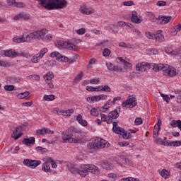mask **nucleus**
Here are the masks:
<instances>
[{
	"instance_id": "63",
	"label": "nucleus",
	"mask_w": 181,
	"mask_h": 181,
	"mask_svg": "<svg viewBox=\"0 0 181 181\" xmlns=\"http://www.w3.org/2000/svg\"><path fill=\"white\" fill-rule=\"evenodd\" d=\"M173 146H181V141H173Z\"/></svg>"
},
{
	"instance_id": "29",
	"label": "nucleus",
	"mask_w": 181,
	"mask_h": 181,
	"mask_svg": "<svg viewBox=\"0 0 181 181\" xmlns=\"http://www.w3.org/2000/svg\"><path fill=\"white\" fill-rule=\"evenodd\" d=\"M181 30V24L179 23L178 25H175L174 28L172 30L171 33L173 36H176L178 32Z\"/></svg>"
},
{
	"instance_id": "5",
	"label": "nucleus",
	"mask_w": 181,
	"mask_h": 181,
	"mask_svg": "<svg viewBox=\"0 0 181 181\" xmlns=\"http://www.w3.org/2000/svg\"><path fill=\"white\" fill-rule=\"evenodd\" d=\"M46 32H47V30L42 28L40 30L30 33L26 37L29 40V42H30V39H37L38 40H44V42H50L53 37H52L50 34L46 35Z\"/></svg>"
},
{
	"instance_id": "20",
	"label": "nucleus",
	"mask_w": 181,
	"mask_h": 181,
	"mask_svg": "<svg viewBox=\"0 0 181 181\" xmlns=\"http://www.w3.org/2000/svg\"><path fill=\"white\" fill-rule=\"evenodd\" d=\"M112 125H113V127H112L113 132H115V134L121 135L122 134V132L124 131V129L119 127V126H118V123H117L116 122H112Z\"/></svg>"
},
{
	"instance_id": "19",
	"label": "nucleus",
	"mask_w": 181,
	"mask_h": 181,
	"mask_svg": "<svg viewBox=\"0 0 181 181\" xmlns=\"http://www.w3.org/2000/svg\"><path fill=\"white\" fill-rule=\"evenodd\" d=\"M79 11L81 13H83V15H91V13H94V10L93 8H88L86 6H81Z\"/></svg>"
},
{
	"instance_id": "57",
	"label": "nucleus",
	"mask_w": 181,
	"mask_h": 181,
	"mask_svg": "<svg viewBox=\"0 0 181 181\" xmlns=\"http://www.w3.org/2000/svg\"><path fill=\"white\" fill-rule=\"evenodd\" d=\"M121 180L122 181H139L138 179L134 178V177L123 178Z\"/></svg>"
},
{
	"instance_id": "28",
	"label": "nucleus",
	"mask_w": 181,
	"mask_h": 181,
	"mask_svg": "<svg viewBox=\"0 0 181 181\" xmlns=\"http://www.w3.org/2000/svg\"><path fill=\"white\" fill-rule=\"evenodd\" d=\"M111 104H112V101L111 100H107L106 104H105L104 106L101 107L102 112H107V111H108L110 109V105H112Z\"/></svg>"
},
{
	"instance_id": "61",
	"label": "nucleus",
	"mask_w": 181,
	"mask_h": 181,
	"mask_svg": "<svg viewBox=\"0 0 181 181\" xmlns=\"http://www.w3.org/2000/svg\"><path fill=\"white\" fill-rule=\"evenodd\" d=\"M44 131H45V134L46 135V134H54V132L53 130H50L48 128L44 127Z\"/></svg>"
},
{
	"instance_id": "31",
	"label": "nucleus",
	"mask_w": 181,
	"mask_h": 181,
	"mask_svg": "<svg viewBox=\"0 0 181 181\" xmlns=\"http://www.w3.org/2000/svg\"><path fill=\"white\" fill-rule=\"evenodd\" d=\"M30 95V92L25 91L24 93H21L17 95L18 98L23 100V98H26V97H29Z\"/></svg>"
},
{
	"instance_id": "48",
	"label": "nucleus",
	"mask_w": 181,
	"mask_h": 181,
	"mask_svg": "<svg viewBox=\"0 0 181 181\" xmlns=\"http://www.w3.org/2000/svg\"><path fill=\"white\" fill-rule=\"evenodd\" d=\"M83 76H84V72H83L82 71L78 74V76H76L74 78V80H76V81H79V80H81V78H83Z\"/></svg>"
},
{
	"instance_id": "40",
	"label": "nucleus",
	"mask_w": 181,
	"mask_h": 181,
	"mask_svg": "<svg viewBox=\"0 0 181 181\" xmlns=\"http://www.w3.org/2000/svg\"><path fill=\"white\" fill-rule=\"evenodd\" d=\"M49 50L47 49V48H43L40 50V54H38L40 59H42V57H43V56H45V54H46V53H47Z\"/></svg>"
},
{
	"instance_id": "25",
	"label": "nucleus",
	"mask_w": 181,
	"mask_h": 181,
	"mask_svg": "<svg viewBox=\"0 0 181 181\" xmlns=\"http://www.w3.org/2000/svg\"><path fill=\"white\" fill-rule=\"evenodd\" d=\"M76 121L80 124V125H82V127H87V125H88L87 121L83 119V116L81 115H78L76 117Z\"/></svg>"
},
{
	"instance_id": "16",
	"label": "nucleus",
	"mask_w": 181,
	"mask_h": 181,
	"mask_svg": "<svg viewBox=\"0 0 181 181\" xmlns=\"http://www.w3.org/2000/svg\"><path fill=\"white\" fill-rule=\"evenodd\" d=\"M170 98H175V101L181 104V90H175L174 93L170 95Z\"/></svg>"
},
{
	"instance_id": "35",
	"label": "nucleus",
	"mask_w": 181,
	"mask_h": 181,
	"mask_svg": "<svg viewBox=\"0 0 181 181\" xmlns=\"http://www.w3.org/2000/svg\"><path fill=\"white\" fill-rule=\"evenodd\" d=\"M100 107H93L92 109H90V115H92V117H97L99 114L98 112V110Z\"/></svg>"
},
{
	"instance_id": "49",
	"label": "nucleus",
	"mask_w": 181,
	"mask_h": 181,
	"mask_svg": "<svg viewBox=\"0 0 181 181\" xmlns=\"http://www.w3.org/2000/svg\"><path fill=\"white\" fill-rule=\"evenodd\" d=\"M36 151H37V152H41L42 153H46V151H47V149H46V148H42L41 146H37L36 148Z\"/></svg>"
},
{
	"instance_id": "60",
	"label": "nucleus",
	"mask_w": 181,
	"mask_h": 181,
	"mask_svg": "<svg viewBox=\"0 0 181 181\" xmlns=\"http://www.w3.org/2000/svg\"><path fill=\"white\" fill-rule=\"evenodd\" d=\"M21 19H25V21H28L30 19V16L28 14L21 13Z\"/></svg>"
},
{
	"instance_id": "46",
	"label": "nucleus",
	"mask_w": 181,
	"mask_h": 181,
	"mask_svg": "<svg viewBox=\"0 0 181 181\" xmlns=\"http://www.w3.org/2000/svg\"><path fill=\"white\" fill-rule=\"evenodd\" d=\"M73 112H74V110L73 109L65 110V114H64L63 115L64 117H70L71 114H73Z\"/></svg>"
},
{
	"instance_id": "55",
	"label": "nucleus",
	"mask_w": 181,
	"mask_h": 181,
	"mask_svg": "<svg viewBox=\"0 0 181 181\" xmlns=\"http://www.w3.org/2000/svg\"><path fill=\"white\" fill-rule=\"evenodd\" d=\"M36 135H37V136H40V135H45V128L42 129H38L36 132Z\"/></svg>"
},
{
	"instance_id": "30",
	"label": "nucleus",
	"mask_w": 181,
	"mask_h": 181,
	"mask_svg": "<svg viewBox=\"0 0 181 181\" xmlns=\"http://www.w3.org/2000/svg\"><path fill=\"white\" fill-rule=\"evenodd\" d=\"M153 138L154 139L155 144H158V145H163V146H165L166 144V141H163L161 138H158L156 136H153Z\"/></svg>"
},
{
	"instance_id": "26",
	"label": "nucleus",
	"mask_w": 181,
	"mask_h": 181,
	"mask_svg": "<svg viewBox=\"0 0 181 181\" xmlns=\"http://www.w3.org/2000/svg\"><path fill=\"white\" fill-rule=\"evenodd\" d=\"M13 42H14V43H22V42H29V39H28V37H25L22 36L21 37H14L13 38Z\"/></svg>"
},
{
	"instance_id": "21",
	"label": "nucleus",
	"mask_w": 181,
	"mask_h": 181,
	"mask_svg": "<svg viewBox=\"0 0 181 181\" xmlns=\"http://www.w3.org/2000/svg\"><path fill=\"white\" fill-rule=\"evenodd\" d=\"M22 143L24 145H26L27 146H32L35 145V137L31 136L28 139H24L23 141H22Z\"/></svg>"
},
{
	"instance_id": "6",
	"label": "nucleus",
	"mask_w": 181,
	"mask_h": 181,
	"mask_svg": "<svg viewBox=\"0 0 181 181\" xmlns=\"http://www.w3.org/2000/svg\"><path fill=\"white\" fill-rule=\"evenodd\" d=\"M110 145V143H108L107 141L100 139L95 140L94 141L89 142L88 144V149H103V148H105L107 146V148H108V146Z\"/></svg>"
},
{
	"instance_id": "52",
	"label": "nucleus",
	"mask_w": 181,
	"mask_h": 181,
	"mask_svg": "<svg viewBox=\"0 0 181 181\" xmlns=\"http://www.w3.org/2000/svg\"><path fill=\"white\" fill-rule=\"evenodd\" d=\"M148 16H150L151 21H153V22H155V21H158V18L155 17V15H153V13L150 12L148 13Z\"/></svg>"
},
{
	"instance_id": "56",
	"label": "nucleus",
	"mask_w": 181,
	"mask_h": 181,
	"mask_svg": "<svg viewBox=\"0 0 181 181\" xmlns=\"http://www.w3.org/2000/svg\"><path fill=\"white\" fill-rule=\"evenodd\" d=\"M161 97H163L164 101H166L167 103H169V101L170 100V96L169 98V95H168L161 94Z\"/></svg>"
},
{
	"instance_id": "4",
	"label": "nucleus",
	"mask_w": 181,
	"mask_h": 181,
	"mask_svg": "<svg viewBox=\"0 0 181 181\" xmlns=\"http://www.w3.org/2000/svg\"><path fill=\"white\" fill-rule=\"evenodd\" d=\"M151 69L154 70V71H160V70H163L165 74V76H168L169 77H175L177 74L176 72V69L175 67H172L168 64H150Z\"/></svg>"
},
{
	"instance_id": "12",
	"label": "nucleus",
	"mask_w": 181,
	"mask_h": 181,
	"mask_svg": "<svg viewBox=\"0 0 181 181\" xmlns=\"http://www.w3.org/2000/svg\"><path fill=\"white\" fill-rule=\"evenodd\" d=\"M73 44L67 42H64V41H58L57 44V47L58 49H69V50H73Z\"/></svg>"
},
{
	"instance_id": "17",
	"label": "nucleus",
	"mask_w": 181,
	"mask_h": 181,
	"mask_svg": "<svg viewBox=\"0 0 181 181\" xmlns=\"http://www.w3.org/2000/svg\"><path fill=\"white\" fill-rule=\"evenodd\" d=\"M121 112V107H117L114 111H112L109 113L108 115V118L109 119H117V118H118L119 117V113H118Z\"/></svg>"
},
{
	"instance_id": "34",
	"label": "nucleus",
	"mask_w": 181,
	"mask_h": 181,
	"mask_svg": "<svg viewBox=\"0 0 181 181\" xmlns=\"http://www.w3.org/2000/svg\"><path fill=\"white\" fill-rule=\"evenodd\" d=\"M120 135L122 136V138L124 139H129L131 138V133L127 132V131H123Z\"/></svg>"
},
{
	"instance_id": "50",
	"label": "nucleus",
	"mask_w": 181,
	"mask_h": 181,
	"mask_svg": "<svg viewBox=\"0 0 181 181\" xmlns=\"http://www.w3.org/2000/svg\"><path fill=\"white\" fill-rule=\"evenodd\" d=\"M76 33H77V35H84V33H86V28H81L78 30H76Z\"/></svg>"
},
{
	"instance_id": "22",
	"label": "nucleus",
	"mask_w": 181,
	"mask_h": 181,
	"mask_svg": "<svg viewBox=\"0 0 181 181\" xmlns=\"http://www.w3.org/2000/svg\"><path fill=\"white\" fill-rule=\"evenodd\" d=\"M154 40L156 42H163L165 40V37L162 35V30H158L154 34Z\"/></svg>"
},
{
	"instance_id": "53",
	"label": "nucleus",
	"mask_w": 181,
	"mask_h": 181,
	"mask_svg": "<svg viewBox=\"0 0 181 181\" xmlns=\"http://www.w3.org/2000/svg\"><path fill=\"white\" fill-rule=\"evenodd\" d=\"M119 162L122 165H127V163H129V160H128L127 158H119Z\"/></svg>"
},
{
	"instance_id": "18",
	"label": "nucleus",
	"mask_w": 181,
	"mask_h": 181,
	"mask_svg": "<svg viewBox=\"0 0 181 181\" xmlns=\"http://www.w3.org/2000/svg\"><path fill=\"white\" fill-rule=\"evenodd\" d=\"M157 19L158 21H160V25H166V23H169L172 21V16H159Z\"/></svg>"
},
{
	"instance_id": "8",
	"label": "nucleus",
	"mask_w": 181,
	"mask_h": 181,
	"mask_svg": "<svg viewBox=\"0 0 181 181\" xmlns=\"http://www.w3.org/2000/svg\"><path fill=\"white\" fill-rule=\"evenodd\" d=\"M25 130V126L23 124H21L17 127L15 128L13 133L11 134V138H13L15 141L18 139V138H21L22 135H23V133H22V131Z\"/></svg>"
},
{
	"instance_id": "9",
	"label": "nucleus",
	"mask_w": 181,
	"mask_h": 181,
	"mask_svg": "<svg viewBox=\"0 0 181 181\" xmlns=\"http://www.w3.org/2000/svg\"><path fill=\"white\" fill-rule=\"evenodd\" d=\"M41 163L42 161L40 160H30L28 158L23 160V165H25V166L32 168L33 169H35V168L39 166Z\"/></svg>"
},
{
	"instance_id": "37",
	"label": "nucleus",
	"mask_w": 181,
	"mask_h": 181,
	"mask_svg": "<svg viewBox=\"0 0 181 181\" xmlns=\"http://www.w3.org/2000/svg\"><path fill=\"white\" fill-rule=\"evenodd\" d=\"M54 98H55L54 95H44V100H45V101H53Z\"/></svg>"
},
{
	"instance_id": "11",
	"label": "nucleus",
	"mask_w": 181,
	"mask_h": 181,
	"mask_svg": "<svg viewBox=\"0 0 181 181\" xmlns=\"http://www.w3.org/2000/svg\"><path fill=\"white\" fill-rule=\"evenodd\" d=\"M106 66H107L108 70H110V71H116L117 73L127 72V71H125L124 69H122L118 66H115V65L112 64V63H107V64H106Z\"/></svg>"
},
{
	"instance_id": "58",
	"label": "nucleus",
	"mask_w": 181,
	"mask_h": 181,
	"mask_svg": "<svg viewBox=\"0 0 181 181\" xmlns=\"http://www.w3.org/2000/svg\"><path fill=\"white\" fill-rule=\"evenodd\" d=\"M134 124L135 125H141L142 124V119H141V117L136 118Z\"/></svg>"
},
{
	"instance_id": "39",
	"label": "nucleus",
	"mask_w": 181,
	"mask_h": 181,
	"mask_svg": "<svg viewBox=\"0 0 181 181\" xmlns=\"http://www.w3.org/2000/svg\"><path fill=\"white\" fill-rule=\"evenodd\" d=\"M40 59L42 58H40V57L39 56V54H37L33 57L31 62H33V63H38Z\"/></svg>"
},
{
	"instance_id": "15",
	"label": "nucleus",
	"mask_w": 181,
	"mask_h": 181,
	"mask_svg": "<svg viewBox=\"0 0 181 181\" xmlns=\"http://www.w3.org/2000/svg\"><path fill=\"white\" fill-rule=\"evenodd\" d=\"M8 6H16V8H25V3L16 2V0H6Z\"/></svg>"
},
{
	"instance_id": "2",
	"label": "nucleus",
	"mask_w": 181,
	"mask_h": 181,
	"mask_svg": "<svg viewBox=\"0 0 181 181\" xmlns=\"http://www.w3.org/2000/svg\"><path fill=\"white\" fill-rule=\"evenodd\" d=\"M81 135V130L74 127H71L67 130H65L62 132V142L65 144H78L80 142V139L78 138H73L74 135Z\"/></svg>"
},
{
	"instance_id": "3",
	"label": "nucleus",
	"mask_w": 181,
	"mask_h": 181,
	"mask_svg": "<svg viewBox=\"0 0 181 181\" xmlns=\"http://www.w3.org/2000/svg\"><path fill=\"white\" fill-rule=\"evenodd\" d=\"M40 5L43 6L47 11H53L54 9H64L67 6L66 0H38Z\"/></svg>"
},
{
	"instance_id": "14",
	"label": "nucleus",
	"mask_w": 181,
	"mask_h": 181,
	"mask_svg": "<svg viewBox=\"0 0 181 181\" xmlns=\"http://www.w3.org/2000/svg\"><path fill=\"white\" fill-rule=\"evenodd\" d=\"M50 57H56L58 62H69V58L67 57H63L60 53L56 52H52Z\"/></svg>"
},
{
	"instance_id": "24",
	"label": "nucleus",
	"mask_w": 181,
	"mask_h": 181,
	"mask_svg": "<svg viewBox=\"0 0 181 181\" xmlns=\"http://www.w3.org/2000/svg\"><path fill=\"white\" fill-rule=\"evenodd\" d=\"M132 15V21H133L134 23H141V22H142V20L138 18V13H136V11H133Z\"/></svg>"
},
{
	"instance_id": "13",
	"label": "nucleus",
	"mask_w": 181,
	"mask_h": 181,
	"mask_svg": "<svg viewBox=\"0 0 181 181\" xmlns=\"http://www.w3.org/2000/svg\"><path fill=\"white\" fill-rule=\"evenodd\" d=\"M146 69H151V64L146 62H141L136 66V70L138 71H146Z\"/></svg>"
},
{
	"instance_id": "64",
	"label": "nucleus",
	"mask_w": 181,
	"mask_h": 181,
	"mask_svg": "<svg viewBox=\"0 0 181 181\" xmlns=\"http://www.w3.org/2000/svg\"><path fill=\"white\" fill-rule=\"evenodd\" d=\"M118 144L119 145V146H128V145H129V142L128 141L119 142Z\"/></svg>"
},
{
	"instance_id": "43",
	"label": "nucleus",
	"mask_w": 181,
	"mask_h": 181,
	"mask_svg": "<svg viewBox=\"0 0 181 181\" xmlns=\"http://www.w3.org/2000/svg\"><path fill=\"white\" fill-rule=\"evenodd\" d=\"M28 78H30V80H35V81H39V80H40V76L34 74L29 76Z\"/></svg>"
},
{
	"instance_id": "59",
	"label": "nucleus",
	"mask_w": 181,
	"mask_h": 181,
	"mask_svg": "<svg viewBox=\"0 0 181 181\" xmlns=\"http://www.w3.org/2000/svg\"><path fill=\"white\" fill-rule=\"evenodd\" d=\"M76 60H77V56L75 55L71 58H68V61L69 63H74V62H76Z\"/></svg>"
},
{
	"instance_id": "38",
	"label": "nucleus",
	"mask_w": 181,
	"mask_h": 181,
	"mask_svg": "<svg viewBox=\"0 0 181 181\" xmlns=\"http://www.w3.org/2000/svg\"><path fill=\"white\" fill-rule=\"evenodd\" d=\"M6 91H13L15 90V86L13 85H6L4 86Z\"/></svg>"
},
{
	"instance_id": "45",
	"label": "nucleus",
	"mask_w": 181,
	"mask_h": 181,
	"mask_svg": "<svg viewBox=\"0 0 181 181\" xmlns=\"http://www.w3.org/2000/svg\"><path fill=\"white\" fill-rule=\"evenodd\" d=\"M102 91H105L106 93H111V88L108 85L102 86Z\"/></svg>"
},
{
	"instance_id": "10",
	"label": "nucleus",
	"mask_w": 181,
	"mask_h": 181,
	"mask_svg": "<svg viewBox=\"0 0 181 181\" xmlns=\"http://www.w3.org/2000/svg\"><path fill=\"white\" fill-rule=\"evenodd\" d=\"M44 78L48 84L49 88H54V86L53 85V78H54V75L53 74V72L49 71L47 73V74L44 76Z\"/></svg>"
},
{
	"instance_id": "23",
	"label": "nucleus",
	"mask_w": 181,
	"mask_h": 181,
	"mask_svg": "<svg viewBox=\"0 0 181 181\" xmlns=\"http://www.w3.org/2000/svg\"><path fill=\"white\" fill-rule=\"evenodd\" d=\"M4 54L6 56V57H12L13 59L19 56L18 52H13L12 49H9L8 51H4Z\"/></svg>"
},
{
	"instance_id": "36",
	"label": "nucleus",
	"mask_w": 181,
	"mask_h": 181,
	"mask_svg": "<svg viewBox=\"0 0 181 181\" xmlns=\"http://www.w3.org/2000/svg\"><path fill=\"white\" fill-rule=\"evenodd\" d=\"M124 64V70L126 71V73L128 71V69H131L132 67V64L131 63L125 61Z\"/></svg>"
},
{
	"instance_id": "44",
	"label": "nucleus",
	"mask_w": 181,
	"mask_h": 181,
	"mask_svg": "<svg viewBox=\"0 0 181 181\" xmlns=\"http://www.w3.org/2000/svg\"><path fill=\"white\" fill-rule=\"evenodd\" d=\"M0 66H1V67H11V64L9 62L0 60Z\"/></svg>"
},
{
	"instance_id": "51",
	"label": "nucleus",
	"mask_w": 181,
	"mask_h": 181,
	"mask_svg": "<svg viewBox=\"0 0 181 181\" xmlns=\"http://www.w3.org/2000/svg\"><path fill=\"white\" fill-rule=\"evenodd\" d=\"M146 36L148 37V39H155V34L151 33V32H146Z\"/></svg>"
},
{
	"instance_id": "27",
	"label": "nucleus",
	"mask_w": 181,
	"mask_h": 181,
	"mask_svg": "<svg viewBox=\"0 0 181 181\" xmlns=\"http://www.w3.org/2000/svg\"><path fill=\"white\" fill-rule=\"evenodd\" d=\"M43 172H49L50 171V163L47 161V158L45 159V163L42 164V168Z\"/></svg>"
},
{
	"instance_id": "7",
	"label": "nucleus",
	"mask_w": 181,
	"mask_h": 181,
	"mask_svg": "<svg viewBox=\"0 0 181 181\" xmlns=\"http://www.w3.org/2000/svg\"><path fill=\"white\" fill-rule=\"evenodd\" d=\"M137 104L136 98L129 96L128 99L122 103V107H127V108H134Z\"/></svg>"
},
{
	"instance_id": "41",
	"label": "nucleus",
	"mask_w": 181,
	"mask_h": 181,
	"mask_svg": "<svg viewBox=\"0 0 181 181\" xmlns=\"http://www.w3.org/2000/svg\"><path fill=\"white\" fill-rule=\"evenodd\" d=\"M110 54H111V50H110V49L108 48H105L104 50L103 51V55L105 57H108Z\"/></svg>"
},
{
	"instance_id": "1",
	"label": "nucleus",
	"mask_w": 181,
	"mask_h": 181,
	"mask_svg": "<svg viewBox=\"0 0 181 181\" xmlns=\"http://www.w3.org/2000/svg\"><path fill=\"white\" fill-rule=\"evenodd\" d=\"M66 166L69 170H71L72 173H78V175H80V176L82 177H86V176L88 175V172H90V173H93V175H100V170L93 164L82 165L80 168V170L76 171L71 170L72 169H74V164L68 163Z\"/></svg>"
},
{
	"instance_id": "33",
	"label": "nucleus",
	"mask_w": 181,
	"mask_h": 181,
	"mask_svg": "<svg viewBox=\"0 0 181 181\" xmlns=\"http://www.w3.org/2000/svg\"><path fill=\"white\" fill-rule=\"evenodd\" d=\"M160 125H162V120L159 119L157 124L154 126V129H157V136L159 134V131H160Z\"/></svg>"
},
{
	"instance_id": "42",
	"label": "nucleus",
	"mask_w": 181,
	"mask_h": 181,
	"mask_svg": "<svg viewBox=\"0 0 181 181\" xmlns=\"http://www.w3.org/2000/svg\"><path fill=\"white\" fill-rule=\"evenodd\" d=\"M47 162H49V163H51L52 168H53L54 169L55 168H57V163H56V162H54V160H53L52 158H47Z\"/></svg>"
},
{
	"instance_id": "47",
	"label": "nucleus",
	"mask_w": 181,
	"mask_h": 181,
	"mask_svg": "<svg viewBox=\"0 0 181 181\" xmlns=\"http://www.w3.org/2000/svg\"><path fill=\"white\" fill-rule=\"evenodd\" d=\"M89 83L90 84H98L100 83V78H91Z\"/></svg>"
},
{
	"instance_id": "32",
	"label": "nucleus",
	"mask_w": 181,
	"mask_h": 181,
	"mask_svg": "<svg viewBox=\"0 0 181 181\" xmlns=\"http://www.w3.org/2000/svg\"><path fill=\"white\" fill-rule=\"evenodd\" d=\"M160 175L162 176V177H164V179H168V177L170 176V173H169V171L167 170L163 169L160 171Z\"/></svg>"
},
{
	"instance_id": "62",
	"label": "nucleus",
	"mask_w": 181,
	"mask_h": 181,
	"mask_svg": "<svg viewBox=\"0 0 181 181\" xmlns=\"http://www.w3.org/2000/svg\"><path fill=\"white\" fill-rule=\"evenodd\" d=\"M158 6H165L166 5V1H158L156 4Z\"/></svg>"
},
{
	"instance_id": "54",
	"label": "nucleus",
	"mask_w": 181,
	"mask_h": 181,
	"mask_svg": "<svg viewBox=\"0 0 181 181\" xmlns=\"http://www.w3.org/2000/svg\"><path fill=\"white\" fill-rule=\"evenodd\" d=\"M123 5L124 6H132V5H134V3L133 1H124Z\"/></svg>"
}]
</instances>
